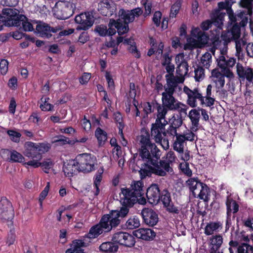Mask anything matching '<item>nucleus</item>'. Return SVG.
I'll list each match as a JSON object with an SVG mask.
<instances>
[{"mask_svg": "<svg viewBox=\"0 0 253 253\" xmlns=\"http://www.w3.org/2000/svg\"><path fill=\"white\" fill-rule=\"evenodd\" d=\"M141 132L144 134L140 135L139 156L144 161L152 165L148 166L149 170L143 169L141 170V174L144 177L149 176L151 172L159 176H166L167 173L172 174L173 168L169 166V163L165 160H160L161 155V151L156 144L152 143L150 138L149 131L143 128Z\"/></svg>", "mask_w": 253, "mask_h": 253, "instance_id": "1", "label": "nucleus"}, {"mask_svg": "<svg viewBox=\"0 0 253 253\" xmlns=\"http://www.w3.org/2000/svg\"><path fill=\"white\" fill-rule=\"evenodd\" d=\"M235 2L233 0H225L224 1H220L217 3V8L214 9L211 14V18L213 20V22L217 23H223L226 13L221 12L222 10H226L228 16L229 21L228 24L232 25L234 23H238L241 27H245L248 24L249 20L250 23L252 21L253 14V5L251 4V12L249 11V7L248 6H243L239 2L241 7L245 8L244 10H239L235 14L232 6Z\"/></svg>", "mask_w": 253, "mask_h": 253, "instance_id": "2", "label": "nucleus"}, {"mask_svg": "<svg viewBox=\"0 0 253 253\" xmlns=\"http://www.w3.org/2000/svg\"><path fill=\"white\" fill-rule=\"evenodd\" d=\"M126 210H112L108 213L101 217L99 223L92 226L89 232L84 235V240L88 241L98 238L103 233H106L115 230L120 226L124 218L126 217Z\"/></svg>", "mask_w": 253, "mask_h": 253, "instance_id": "3", "label": "nucleus"}, {"mask_svg": "<svg viewBox=\"0 0 253 253\" xmlns=\"http://www.w3.org/2000/svg\"><path fill=\"white\" fill-rule=\"evenodd\" d=\"M215 23V27L211 30V41L213 47L218 48L221 45L222 42L223 45H225L231 41L238 40L240 38L241 27L238 23H234L232 25L228 24L226 31H222L221 34L220 31L222 30L223 23Z\"/></svg>", "mask_w": 253, "mask_h": 253, "instance_id": "4", "label": "nucleus"}, {"mask_svg": "<svg viewBox=\"0 0 253 253\" xmlns=\"http://www.w3.org/2000/svg\"><path fill=\"white\" fill-rule=\"evenodd\" d=\"M143 187L144 183L142 180H134L132 182L129 188H121V194L123 195V197H121L120 202L122 207L119 210H126V216L129 212V208L132 207L135 204V201H137L136 196H143Z\"/></svg>", "mask_w": 253, "mask_h": 253, "instance_id": "5", "label": "nucleus"}, {"mask_svg": "<svg viewBox=\"0 0 253 253\" xmlns=\"http://www.w3.org/2000/svg\"><path fill=\"white\" fill-rule=\"evenodd\" d=\"M24 155L26 157L32 159L30 161H40L42 155L49 151L50 145L45 143H35L27 141L24 145Z\"/></svg>", "mask_w": 253, "mask_h": 253, "instance_id": "6", "label": "nucleus"}, {"mask_svg": "<svg viewBox=\"0 0 253 253\" xmlns=\"http://www.w3.org/2000/svg\"><path fill=\"white\" fill-rule=\"evenodd\" d=\"M76 161L78 162L81 172L87 173L95 169L96 158L91 154L82 153L79 154L76 157Z\"/></svg>", "mask_w": 253, "mask_h": 253, "instance_id": "7", "label": "nucleus"}, {"mask_svg": "<svg viewBox=\"0 0 253 253\" xmlns=\"http://www.w3.org/2000/svg\"><path fill=\"white\" fill-rule=\"evenodd\" d=\"M112 241L116 242L118 246L126 248L133 247L136 243L134 235L122 231L115 233L112 237Z\"/></svg>", "mask_w": 253, "mask_h": 253, "instance_id": "8", "label": "nucleus"}, {"mask_svg": "<svg viewBox=\"0 0 253 253\" xmlns=\"http://www.w3.org/2000/svg\"><path fill=\"white\" fill-rule=\"evenodd\" d=\"M162 104L169 110H178L181 113L186 114L187 107L186 105L176 99L173 95L162 94Z\"/></svg>", "mask_w": 253, "mask_h": 253, "instance_id": "9", "label": "nucleus"}, {"mask_svg": "<svg viewBox=\"0 0 253 253\" xmlns=\"http://www.w3.org/2000/svg\"><path fill=\"white\" fill-rule=\"evenodd\" d=\"M2 14L7 16L5 24L8 26H20L23 19L26 17L22 14H19L18 10L12 8H4Z\"/></svg>", "mask_w": 253, "mask_h": 253, "instance_id": "10", "label": "nucleus"}, {"mask_svg": "<svg viewBox=\"0 0 253 253\" xmlns=\"http://www.w3.org/2000/svg\"><path fill=\"white\" fill-rule=\"evenodd\" d=\"M183 91L187 95V103L191 107L195 108L197 107V99H199L200 101L201 105L207 107V101L205 102L204 100L205 97L202 95V94L199 91V89L198 88H195L192 90L188 86H184Z\"/></svg>", "mask_w": 253, "mask_h": 253, "instance_id": "11", "label": "nucleus"}, {"mask_svg": "<svg viewBox=\"0 0 253 253\" xmlns=\"http://www.w3.org/2000/svg\"><path fill=\"white\" fill-rule=\"evenodd\" d=\"M160 202L162 203L163 208L169 213L172 214H178L179 213V210L175 206L174 202L173 201L170 193L166 188L161 191L159 203Z\"/></svg>", "mask_w": 253, "mask_h": 253, "instance_id": "12", "label": "nucleus"}, {"mask_svg": "<svg viewBox=\"0 0 253 253\" xmlns=\"http://www.w3.org/2000/svg\"><path fill=\"white\" fill-rule=\"evenodd\" d=\"M168 124V121H158L155 120V123L152 124L151 128V136L155 141H161L162 136H166L168 134L165 126Z\"/></svg>", "mask_w": 253, "mask_h": 253, "instance_id": "13", "label": "nucleus"}, {"mask_svg": "<svg viewBox=\"0 0 253 253\" xmlns=\"http://www.w3.org/2000/svg\"><path fill=\"white\" fill-rule=\"evenodd\" d=\"M0 209L2 210L0 217L4 221H11L14 216V210L11 203L6 197H2L0 201Z\"/></svg>", "mask_w": 253, "mask_h": 253, "instance_id": "14", "label": "nucleus"}, {"mask_svg": "<svg viewBox=\"0 0 253 253\" xmlns=\"http://www.w3.org/2000/svg\"><path fill=\"white\" fill-rule=\"evenodd\" d=\"M166 85L164 86L165 91L162 94L173 95L175 91L178 89L180 91L181 90V87L178 86V84L182 83L183 80L180 79H176L174 75H166Z\"/></svg>", "mask_w": 253, "mask_h": 253, "instance_id": "15", "label": "nucleus"}, {"mask_svg": "<svg viewBox=\"0 0 253 253\" xmlns=\"http://www.w3.org/2000/svg\"><path fill=\"white\" fill-rule=\"evenodd\" d=\"M161 191L157 184H153L149 187L146 194L148 203L153 205H157L160 202Z\"/></svg>", "mask_w": 253, "mask_h": 253, "instance_id": "16", "label": "nucleus"}, {"mask_svg": "<svg viewBox=\"0 0 253 253\" xmlns=\"http://www.w3.org/2000/svg\"><path fill=\"white\" fill-rule=\"evenodd\" d=\"M141 215L144 223L149 226H154L159 221L158 214L151 209H143L141 211Z\"/></svg>", "mask_w": 253, "mask_h": 253, "instance_id": "17", "label": "nucleus"}, {"mask_svg": "<svg viewBox=\"0 0 253 253\" xmlns=\"http://www.w3.org/2000/svg\"><path fill=\"white\" fill-rule=\"evenodd\" d=\"M63 171L67 177H71L78 172H81L80 167L76 158L65 162L63 167Z\"/></svg>", "mask_w": 253, "mask_h": 253, "instance_id": "18", "label": "nucleus"}, {"mask_svg": "<svg viewBox=\"0 0 253 253\" xmlns=\"http://www.w3.org/2000/svg\"><path fill=\"white\" fill-rule=\"evenodd\" d=\"M168 124H169L167 128L168 134L170 136H174L177 134V129L181 126L182 124V120L179 115L174 114L172 117L169 119Z\"/></svg>", "mask_w": 253, "mask_h": 253, "instance_id": "19", "label": "nucleus"}, {"mask_svg": "<svg viewBox=\"0 0 253 253\" xmlns=\"http://www.w3.org/2000/svg\"><path fill=\"white\" fill-rule=\"evenodd\" d=\"M237 73L239 78L242 80H246L250 83L253 80V70L249 67H243L242 65L237 64Z\"/></svg>", "mask_w": 253, "mask_h": 253, "instance_id": "20", "label": "nucleus"}, {"mask_svg": "<svg viewBox=\"0 0 253 253\" xmlns=\"http://www.w3.org/2000/svg\"><path fill=\"white\" fill-rule=\"evenodd\" d=\"M36 30L40 37L47 39H49L52 36L51 32L55 33L58 31V29L51 27L45 23L38 24Z\"/></svg>", "mask_w": 253, "mask_h": 253, "instance_id": "21", "label": "nucleus"}, {"mask_svg": "<svg viewBox=\"0 0 253 253\" xmlns=\"http://www.w3.org/2000/svg\"><path fill=\"white\" fill-rule=\"evenodd\" d=\"M136 237L145 241H151L156 236V233L149 228H139L133 232Z\"/></svg>", "mask_w": 253, "mask_h": 253, "instance_id": "22", "label": "nucleus"}, {"mask_svg": "<svg viewBox=\"0 0 253 253\" xmlns=\"http://www.w3.org/2000/svg\"><path fill=\"white\" fill-rule=\"evenodd\" d=\"M192 36L197 39L198 44L199 46H205L208 42L209 37L205 32L202 31L197 27L192 29L191 31Z\"/></svg>", "mask_w": 253, "mask_h": 253, "instance_id": "23", "label": "nucleus"}, {"mask_svg": "<svg viewBox=\"0 0 253 253\" xmlns=\"http://www.w3.org/2000/svg\"><path fill=\"white\" fill-rule=\"evenodd\" d=\"M73 13V10L68 5H63L55 10L54 15L58 19L65 20L70 17Z\"/></svg>", "mask_w": 253, "mask_h": 253, "instance_id": "24", "label": "nucleus"}, {"mask_svg": "<svg viewBox=\"0 0 253 253\" xmlns=\"http://www.w3.org/2000/svg\"><path fill=\"white\" fill-rule=\"evenodd\" d=\"M94 31L100 37H111L114 35L117 32L115 29H113L112 26H110V19L108 23V28L105 25L100 24L95 27Z\"/></svg>", "mask_w": 253, "mask_h": 253, "instance_id": "25", "label": "nucleus"}, {"mask_svg": "<svg viewBox=\"0 0 253 253\" xmlns=\"http://www.w3.org/2000/svg\"><path fill=\"white\" fill-rule=\"evenodd\" d=\"M110 26L113 29L116 30L117 29L119 35H123L127 33L129 30L128 25L127 23L123 22L121 20L110 19Z\"/></svg>", "mask_w": 253, "mask_h": 253, "instance_id": "26", "label": "nucleus"}, {"mask_svg": "<svg viewBox=\"0 0 253 253\" xmlns=\"http://www.w3.org/2000/svg\"><path fill=\"white\" fill-rule=\"evenodd\" d=\"M115 9V7L107 1H101L98 4V11L102 16L110 17L114 14Z\"/></svg>", "mask_w": 253, "mask_h": 253, "instance_id": "27", "label": "nucleus"}, {"mask_svg": "<svg viewBox=\"0 0 253 253\" xmlns=\"http://www.w3.org/2000/svg\"><path fill=\"white\" fill-rule=\"evenodd\" d=\"M119 248L118 245L112 240L103 242L99 247V250L102 253H116Z\"/></svg>", "mask_w": 253, "mask_h": 253, "instance_id": "28", "label": "nucleus"}, {"mask_svg": "<svg viewBox=\"0 0 253 253\" xmlns=\"http://www.w3.org/2000/svg\"><path fill=\"white\" fill-rule=\"evenodd\" d=\"M154 108H155L157 110V118L156 120L158 121L163 122L168 121L166 119V116L168 113L169 110L166 108L162 104H161L158 103L156 101H153L152 102Z\"/></svg>", "mask_w": 253, "mask_h": 253, "instance_id": "29", "label": "nucleus"}, {"mask_svg": "<svg viewBox=\"0 0 253 253\" xmlns=\"http://www.w3.org/2000/svg\"><path fill=\"white\" fill-rule=\"evenodd\" d=\"M2 153L5 154L7 156H10V157L8 158L9 162L23 163L25 160V158L22 155L14 150H9L8 149H3L2 150Z\"/></svg>", "mask_w": 253, "mask_h": 253, "instance_id": "30", "label": "nucleus"}, {"mask_svg": "<svg viewBox=\"0 0 253 253\" xmlns=\"http://www.w3.org/2000/svg\"><path fill=\"white\" fill-rule=\"evenodd\" d=\"M217 65L219 68L225 67L230 68L233 67L236 63V59L233 57L226 58L224 55H220L216 60Z\"/></svg>", "mask_w": 253, "mask_h": 253, "instance_id": "31", "label": "nucleus"}, {"mask_svg": "<svg viewBox=\"0 0 253 253\" xmlns=\"http://www.w3.org/2000/svg\"><path fill=\"white\" fill-rule=\"evenodd\" d=\"M87 15L86 18H84L80 25L77 26V30H86L92 26L94 22V18L92 15V12H90Z\"/></svg>", "mask_w": 253, "mask_h": 253, "instance_id": "32", "label": "nucleus"}, {"mask_svg": "<svg viewBox=\"0 0 253 253\" xmlns=\"http://www.w3.org/2000/svg\"><path fill=\"white\" fill-rule=\"evenodd\" d=\"M222 228V224L219 222H210L205 227L204 233L207 235H211L214 232L218 231Z\"/></svg>", "mask_w": 253, "mask_h": 253, "instance_id": "33", "label": "nucleus"}, {"mask_svg": "<svg viewBox=\"0 0 253 253\" xmlns=\"http://www.w3.org/2000/svg\"><path fill=\"white\" fill-rule=\"evenodd\" d=\"M174 136L176 137L175 140L173 144V150L179 153H183L184 146L185 143V136L182 134H178Z\"/></svg>", "mask_w": 253, "mask_h": 253, "instance_id": "34", "label": "nucleus"}, {"mask_svg": "<svg viewBox=\"0 0 253 253\" xmlns=\"http://www.w3.org/2000/svg\"><path fill=\"white\" fill-rule=\"evenodd\" d=\"M209 250H219L223 243V237L220 234L212 235L210 238Z\"/></svg>", "mask_w": 253, "mask_h": 253, "instance_id": "35", "label": "nucleus"}, {"mask_svg": "<svg viewBox=\"0 0 253 253\" xmlns=\"http://www.w3.org/2000/svg\"><path fill=\"white\" fill-rule=\"evenodd\" d=\"M25 165L32 166L34 168L42 167L45 173H48V170L52 166V162L50 161L40 162L39 161H28L25 163Z\"/></svg>", "mask_w": 253, "mask_h": 253, "instance_id": "36", "label": "nucleus"}, {"mask_svg": "<svg viewBox=\"0 0 253 253\" xmlns=\"http://www.w3.org/2000/svg\"><path fill=\"white\" fill-rule=\"evenodd\" d=\"M226 214L228 216H231V213H236L239 211V206L237 202L231 198H227L226 202Z\"/></svg>", "mask_w": 253, "mask_h": 253, "instance_id": "37", "label": "nucleus"}, {"mask_svg": "<svg viewBox=\"0 0 253 253\" xmlns=\"http://www.w3.org/2000/svg\"><path fill=\"white\" fill-rule=\"evenodd\" d=\"M119 18L121 21L128 24L132 22L134 20V17L132 16L131 11L129 10H125L124 9H121L119 12Z\"/></svg>", "mask_w": 253, "mask_h": 253, "instance_id": "38", "label": "nucleus"}, {"mask_svg": "<svg viewBox=\"0 0 253 253\" xmlns=\"http://www.w3.org/2000/svg\"><path fill=\"white\" fill-rule=\"evenodd\" d=\"M95 137L97 138L99 146H101L104 145L107 139V133L99 127H98L94 133Z\"/></svg>", "mask_w": 253, "mask_h": 253, "instance_id": "39", "label": "nucleus"}, {"mask_svg": "<svg viewBox=\"0 0 253 253\" xmlns=\"http://www.w3.org/2000/svg\"><path fill=\"white\" fill-rule=\"evenodd\" d=\"M140 225L139 218L136 215L131 216L126 222V228L128 229H133L138 228Z\"/></svg>", "mask_w": 253, "mask_h": 253, "instance_id": "40", "label": "nucleus"}, {"mask_svg": "<svg viewBox=\"0 0 253 253\" xmlns=\"http://www.w3.org/2000/svg\"><path fill=\"white\" fill-rule=\"evenodd\" d=\"M188 117L190 119L193 127H197L199 125L200 118V112L198 109H192L190 111Z\"/></svg>", "mask_w": 253, "mask_h": 253, "instance_id": "41", "label": "nucleus"}, {"mask_svg": "<svg viewBox=\"0 0 253 253\" xmlns=\"http://www.w3.org/2000/svg\"><path fill=\"white\" fill-rule=\"evenodd\" d=\"M103 171H99V170L96 172L93 177V186L95 189L94 192V196H98L100 192L99 186L102 179Z\"/></svg>", "mask_w": 253, "mask_h": 253, "instance_id": "42", "label": "nucleus"}, {"mask_svg": "<svg viewBox=\"0 0 253 253\" xmlns=\"http://www.w3.org/2000/svg\"><path fill=\"white\" fill-rule=\"evenodd\" d=\"M211 54L209 52H206L201 57L200 64L201 65L204 67L205 68L209 69L211 66Z\"/></svg>", "mask_w": 253, "mask_h": 253, "instance_id": "43", "label": "nucleus"}, {"mask_svg": "<svg viewBox=\"0 0 253 253\" xmlns=\"http://www.w3.org/2000/svg\"><path fill=\"white\" fill-rule=\"evenodd\" d=\"M212 85L210 84L208 85L206 89V95L205 96L206 101H207V107H211L212 106L215 102V99L211 97Z\"/></svg>", "mask_w": 253, "mask_h": 253, "instance_id": "44", "label": "nucleus"}, {"mask_svg": "<svg viewBox=\"0 0 253 253\" xmlns=\"http://www.w3.org/2000/svg\"><path fill=\"white\" fill-rule=\"evenodd\" d=\"M181 6V2L180 0L176 1L171 6L169 17H176Z\"/></svg>", "mask_w": 253, "mask_h": 253, "instance_id": "45", "label": "nucleus"}, {"mask_svg": "<svg viewBox=\"0 0 253 253\" xmlns=\"http://www.w3.org/2000/svg\"><path fill=\"white\" fill-rule=\"evenodd\" d=\"M237 253H253V247L247 243L239 244Z\"/></svg>", "mask_w": 253, "mask_h": 253, "instance_id": "46", "label": "nucleus"}, {"mask_svg": "<svg viewBox=\"0 0 253 253\" xmlns=\"http://www.w3.org/2000/svg\"><path fill=\"white\" fill-rule=\"evenodd\" d=\"M209 192V187L207 186V184L204 183L203 184V187L200 190V192H199V193H197V194H198V198L201 200H206V199H208V196Z\"/></svg>", "mask_w": 253, "mask_h": 253, "instance_id": "47", "label": "nucleus"}, {"mask_svg": "<svg viewBox=\"0 0 253 253\" xmlns=\"http://www.w3.org/2000/svg\"><path fill=\"white\" fill-rule=\"evenodd\" d=\"M195 79L196 81L199 82L203 80L205 77V69L202 66H197V68L195 69Z\"/></svg>", "mask_w": 253, "mask_h": 253, "instance_id": "48", "label": "nucleus"}, {"mask_svg": "<svg viewBox=\"0 0 253 253\" xmlns=\"http://www.w3.org/2000/svg\"><path fill=\"white\" fill-rule=\"evenodd\" d=\"M200 182V181L197 178H191L186 181V183L189 187L190 191L192 193H196L195 189L198 187V184Z\"/></svg>", "mask_w": 253, "mask_h": 253, "instance_id": "49", "label": "nucleus"}, {"mask_svg": "<svg viewBox=\"0 0 253 253\" xmlns=\"http://www.w3.org/2000/svg\"><path fill=\"white\" fill-rule=\"evenodd\" d=\"M105 77L107 81L108 88L110 90H114L115 88L114 81L113 76L109 71H105Z\"/></svg>", "mask_w": 253, "mask_h": 253, "instance_id": "50", "label": "nucleus"}, {"mask_svg": "<svg viewBox=\"0 0 253 253\" xmlns=\"http://www.w3.org/2000/svg\"><path fill=\"white\" fill-rule=\"evenodd\" d=\"M162 13L160 11H156L154 12L152 17V21L155 25L158 27L161 25V19L162 18Z\"/></svg>", "mask_w": 253, "mask_h": 253, "instance_id": "51", "label": "nucleus"}, {"mask_svg": "<svg viewBox=\"0 0 253 253\" xmlns=\"http://www.w3.org/2000/svg\"><path fill=\"white\" fill-rule=\"evenodd\" d=\"M239 244V243L237 241L231 240L229 242V247L228 249L229 253H237Z\"/></svg>", "mask_w": 253, "mask_h": 253, "instance_id": "52", "label": "nucleus"}, {"mask_svg": "<svg viewBox=\"0 0 253 253\" xmlns=\"http://www.w3.org/2000/svg\"><path fill=\"white\" fill-rule=\"evenodd\" d=\"M9 63L6 59H1L0 61V72L1 74L5 75L8 71Z\"/></svg>", "mask_w": 253, "mask_h": 253, "instance_id": "53", "label": "nucleus"}, {"mask_svg": "<svg viewBox=\"0 0 253 253\" xmlns=\"http://www.w3.org/2000/svg\"><path fill=\"white\" fill-rule=\"evenodd\" d=\"M7 133L10 137L12 141L15 142H19L20 138L21 136L20 133L13 130H9L7 131Z\"/></svg>", "mask_w": 253, "mask_h": 253, "instance_id": "54", "label": "nucleus"}, {"mask_svg": "<svg viewBox=\"0 0 253 253\" xmlns=\"http://www.w3.org/2000/svg\"><path fill=\"white\" fill-rule=\"evenodd\" d=\"M215 24L211 18V20H206L202 22L200 25V27L203 31H207L211 27L212 25L215 27Z\"/></svg>", "mask_w": 253, "mask_h": 253, "instance_id": "55", "label": "nucleus"}, {"mask_svg": "<svg viewBox=\"0 0 253 253\" xmlns=\"http://www.w3.org/2000/svg\"><path fill=\"white\" fill-rule=\"evenodd\" d=\"M127 49L130 53L134 56L135 57L137 58H139L140 57L141 55L140 51L137 49L134 42H133L132 44L128 46Z\"/></svg>", "mask_w": 253, "mask_h": 253, "instance_id": "56", "label": "nucleus"}, {"mask_svg": "<svg viewBox=\"0 0 253 253\" xmlns=\"http://www.w3.org/2000/svg\"><path fill=\"white\" fill-rule=\"evenodd\" d=\"M21 25L22 26L23 30L25 32H31L34 30L33 25L28 21L27 18L23 20Z\"/></svg>", "mask_w": 253, "mask_h": 253, "instance_id": "57", "label": "nucleus"}, {"mask_svg": "<svg viewBox=\"0 0 253 253\" xmlns=\"http://www.w3.org/2000/svg\"><path fill=\"white\" fill-rule=\"evenodd\" d=\"M143 4L145 9V12L143 15L144 17H147L151 13L152 8V3L149 2L148 0H146V1L143 3Z\"/></svg>", "mask_w": 253, "mask_h": 253, "instance_id": "58", "label": "nucleus"}, {"mask_svg": "<svg viewBox=\"0 0 253 253\" xmlns=\"http://www.w3.org/2000/svg\"><path fill=\"white\" fill-rule=\"evenodd\" d=\"M221 69V72L224 77H227L230 81L234 78V74L232 71L229 68L223 67V68H220Z\"/></svg>", "mask_w": 253, "mask_h": 253, "instance_id": "59", "label": "nucleus"}, {"mask_svg": "<svg viewBox=\"0 0 253 253\" xmlns=\"http://www.w3.org/2000/svg\"><path fill=\"white\" fill-rule=\"evenodd\" d=\"M154 109L152 103L146 102L143 103V111L147 116L154 111Z\"/></svg>", "mask_w": 253, "mask_h": 253, "instance_id": "60", "label": "nucleus"}, {"mask_svg": "<svg viewBox=\"0 0 253 253\" xmlns=\"http://www.w3.org/2000/svg\"><path fill=\"white\" fill-rule=\"evenodd\" d=\"M19 0H0V4L3 6L14 7L18 3Z\"/></svg>", "mask_w": 253, "mask_h": 253, "instance_id": "61", "label": "nucleus"}, {"mask_svg": "<svg viewBox=\"0 0 253 253\" xmlns=\"http://www.w3.org/2000/svg\"><path fill=\"white\" fill-rule=\"evenodd\" d=\"M56 142L60 143L61 144H69L73 145L75 144L74 140H70V139L63 135H60L59 138L56 140Z\"/></svg>", "mask_w": 253, "mask_h": 253, "instance_id": "62", "label": "nucleus"}, {"mask_svg": "<svg viewBox=\"0 0 253 253\" xmlns=\"http://www.w3.org/2000/svg\"><path fill=\"white\" fill-rule=\"evenodd\" d=\"M28 120L33 123L39 125V123L41 121L40 117L37 112H34L30 116Z\"/></svg>", "mask_w": 253, "mask_h": 253, "instance_id": "63", "label": "nucleus"}, {"mask_svg": "<svg viewBox=\"0 0 253 253\" xmlns=\"http://www.w3.org/2000/svg\"><path fill=\"white\" fill-rule=\"evenodd\" d=\"M243 225L247 227L251 231H253V217H248L242 220Z\"/></svg>", "mask_w": 253, "mask_h": 253, "instance_id": "64", "label": "nucleus"}]
</instances>
